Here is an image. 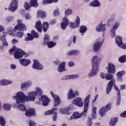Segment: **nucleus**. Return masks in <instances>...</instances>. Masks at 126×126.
Returning a JSON list of instances; mask_svg holds the SVG:
<instances>
[{"mask_svg": "<svg viewBox=\"0 0 126 126\" xmlns=\"http://www.w3.org/2000/svg\"><path fill=\"white\" fill-rule=\"evenodd\" d=\"M27 95H25L23 92H19L17 93L16 96H14L13 97L16 99L17 104H20L25 103V101L34 102L37 97L36 94L33 91L29 92Z\"/></svg>", "mask_w": 126, "mask_h": 126, "instance_id": "nucleus-1", "label": "nucleus"}, {"mask_svg": "<svg viewBox=\"0 0 126 126\" xmlns=\"http://www.w3.org/2000/svg\"><path fill=\"white\" fill-rule=\"evenodd\" d=\"M90 97H91V95L89 94L84 100V111H83L81 113H79L78 112L73 113V115L70 117V120H71V121L72 120H77V119H80V118H81V117L83 116L86 117V115H87V112H88V108H89Z\"/></svg>", "mask_w": 126, "mask_h": 126, "instance_id": "nucleus-2", "label": "nucleus"}, {"mask_svg": "<svg viewBox=\"0 0 126 126\" xmlns=\"http://www.w3.org/2000/svg\"><path fill=\"white\" fill-rule=\"evenodd\" d=\"M9 53L10 55H12L14 53V58L17 59H21V58H23V56H25V55H26L23 50L17 48V47L15 46L9 50Z\"/></svg>", "mask_w": 126, "mask_h": 126, "instance_id": "nucleus-3", "label": "nucleus"}, {"mask_svg": "<svg viewBox=\"0 0 126 126\" xmlns=\"http://www.w3.org/2000/svg\"><path fill=\"white\" fill-rule=\"evenodd\" d=\"M114 78V76L112 74L107 73L105 75V79L106 80H110V81L107 84L106 87V94H109L112 90L113 84H115L116 81Z\"/></svg>", "mask_w": 126, "mask_h": 126, "instance_id": "nucleus-4", "label": "nucleus"}, {"mask_svg": "<svg viewBox=\"0 0 126 126\" xmlns=\"http://www.w3.org/2000/svg\"><path fill=\"white\" fill-rule=\"evenodd\" d=\"M104 42V39H98V41L95 42L93 46V51L95 53H98L99 51H101V48L103 46V43Z\"/></svg>", "mask_w": 126, "mask_h": 126, "instance_id": "nucleus-5", "label": "nucleus"}, {"mask_svg": "<svg viewBox=\"0 0 126 126\" xmlns=\"http://www.w3.org/2000/svg\"><path fill=\"white\" fill-rule=\"evenodd\" d=\"M43 106H48L50 103V99L46 96V95H42L40 98H39V101H36L35 103L37 105H41L42 104Z\"/></svg>", "mask_w": 126, "mask_h": 126, "instance_id": "nucleus-6", "label": "nucleus"}, {"mask_svg": "<svg viewBox=\"0 0 126 126\" xmlns=\"http://www.w3.org/2000/svg\"><path fill=\"white\" fill-rule=\"evenodd\" d=\"M18 7V0H12L10 5L8 7V10L12 12H14L17 10Z\"/></svg>", "mask_w": 126, "mask_h": 126, "instance_id": "nucleus-7", "label": "nucleus"}, {"mask_svg": "<svg viewBox=\"0 0 126 126\" xmlns=\"http://www.w3.org/2000/svg\"><path fill=\"white\" fill-rule=\"evenodd\" d=\"M92 66H96L99 67L100 66V63L101 62V58L97 56H94L92 59Z\"/></svg>", "mask_w": 126, "mask_h": 126, "instance_id": "nucleus-8", "label": "nucleus"}, {"mask_svg": "<svg viewBox=\"0 0 126 126\" xmlns=\"http://www.w3.org/2000/svg\"><path fill=\"white\" fill-rule=\"evenodd\" d=\"M79 96V92L78 91H75L73 92V90L72 89H70L67 94V98L71 99L75 97Z\"/></svg>", "mask_w": 126, "mask_h": 126, "instance_id": "nucleus-9", "label": "nucleus"}, {"mask_svg": "<svg viewBox=\"0 0 126 126\" xmlns=\"http://www.w3.org/2000/svg\"><path fill=\"white\" fill-rule=\"evenodd\" d=\"M50 41V36L48 35H45L44 39V44H46L48 45V48H53L55 47L57 43H54L53 41Z\"/></svg>", "mask_w": 126, "mask_h": 126, "instance_id": "nucleus-10", "label": "nucleus"}, {"mask_svg": "<svg viewBox=\"0 0 126 126\" xmlns=\"http://www.w3.org/2000/svg\"><path fill=\"white\" fill-rule=\"evenodd\" d=\"M16 30L26 31V27L22 23V20H18V25L15 27V31H16Z\"/></svg>", "mask_w": 126, "mask_h": 126, "instance_id": "nucleus-11", "label": "nucleus"}, {"mask_svg": "<svg viewBox=\"0 0 126 126\" xmlns=\"http://www.w3.org/2000/svg\"><path fill=\"white\" fill-rule=\"evenodd\" d=\"M116 43L117 46H118V47L121 48V49H124V50H126V43H125L126 45L124 44V42H123V39L122 38V37L119 36H116Z\"/></svg>", "mask_w": 126, "mask_h": 126, "instance_id": "nucleus-12", "label": "nucleus"}, {"mask_svg": "<svg viewBox=\"0 0 126 126\" xmlns=\"http://www.w3.org/2000/svg\"><path fill=\"white\" fill-rule=\"evenodd\" d=\"M72 103L77 107H83V101H82V98H81V97H78L75 98L72 100Z\"/></svg>", "mask_w": 126, "mask_h": 126, "instance_id": "nucleus-13", "label": "nucleus"}, {"mask_svg": "<svg viewBox=\"0 0 126 126\" xmlns=\"http://www.w3.org/2000/svg\"><path fill=\"white\" fill-rule=\"evenodd\" d=\"M119 26H120V23L119 22H116L110 31V36L111 38H114V37L116 36V31L118 29Z\"/></svg>", "mask_w": 126, "mask_h": 126, "instance_id": "nucleus-14", "label": "nucleus"}, {"mask_svg": "<svg viewBox=\"0 0 126 126\" xmlns=\"http://www.w3.org/2000/svg\"><path fill=\"white\" fill-rule=\"evenodd\" d=\"M69 25L70 28L74 29L75 28H78L80 25V18L79 16H77L74 23L70 22L69 23Z\"/></svg>", "mask_w": 126, "mask_h": 126, "instance_id": "nucleus-15", "label": "nucleus"}, {"mask_svg": "<svg viewBox=\"0 0 126 126\" xmlns=\"http://www.w3.org/2000/svg\"><path fill=\"white\" fill-rule=\"evenodd\" d=\"M50 94L54 100V107H58L61 104L60 96L57 94H54L53 92H50Z\"/></svg>", "mask_w": 126, "mask_h": 126, "instance_id": "nucleus-16", "label": "nucleus"}, {"mask_svg": "<svg viewBox=\"0 0 126 126\" xmlns=\"http://www.w3.org/2000/svg\"><path fill=\"white\" fill-rule=\"evenodd\" d=\"M32 66V68L38 69V70H42L44 68V66L40 63L37 60H33V64Z\"/></svg>", "mask_w": 126, "mask_h": 126, "instance_id": "nucleus-17", "label": "nucleus"}, {"mask_svg": "<svg viewBox=\"0 0 126 126\" xmlns=\"http://www.w3.org/2000/svg\"><path fill=\"white\" fill-rule=\"evenodd\" d=\"M79 75L73 74V75H68L66 76H63L62 77L61 80H70V79H75V78H78Z\"/></svg>", "mask_w": 126, "mask_h": 126, "instance_id": "nucleus-18", "label": "nucleus"}, {"mask_svg": "<svg viewBox=\"0 0 126 126\" xmlns=\"http://www.w3.org/2000/svg\"><path fill=\"white\" fill-rule=\"evenodd\" d=\"M99 70V67H96L95 66H92V68L91 70V72L89 73V77H93L95 75H97V72Z\"/></svg>", "mask_w": 126, "mask_h": 126, "instance_id": "nucleus-19", "label": "nucleus"}, {"mask_svg": "<svg viewBox=\"0 0 126 126\" xmlns=\"http://www.w3.org/2000/svg\"><path fill=\"white\" fill-rule=\"evenodd\" d=\"M114 89L116 91H117V100L116 101V105L119 106L120 104H121V91H120V89L117 87L115 84H114Z\"/></svg>", "mask_w": 126, "mask_h": 126, "instance_id": "nucleus-20", "label": "nucleus"}, {"mask_svg": "<svg viewBox=\"0 0 126 126\" xmlns=\"http://www.w3.org/2000/svg\"><path fill=\"white\" fill-rule=\"evenodd\" d=\"M106 69L108 73H115L116 71V68L115 67V65L112 63H108V67H106Z\"/></svg>", "mask_w": 126, "mask_h": 126, "instance_id": "nucleus-21", "label": "nucleus"}, {"mask_svg": "<svg viewBox=\"0 0 126 126\" xmlns=\"http://www.w3.org/2000/svg\"><path fill=\"white\" fill-rule=\"evenodd\" d=\"M19 61L23 66H28V65L31 63V61L29 59H21Z\"/></svg>", "mask_w": 126, "mask_h": 126, "instance_id": "nucleus-22", "label": "nucleus"}, {"mask_svg": "<svg viewBox=\"0 0 126 126\" xmlns=\"http://www.w3.org/2000/svg\"><path fill=\"white\" fill-rule=\"evenodd\" d=\"M96 30L97 32H104L106 31V24H103L102 23H99L96 27Z\"/></svg>", "mask_w": 126, "mask_h": 126, "instance_id": "nucleus-23", "label": "nucleus"}, {"mask_svg": "<svg viewBox=\"0 0 126 126\" xmlns=\"http://www.w3.org/2000/svg\"><path fill=\"white\" fill-rule=\"evenodd\" d=\"M69 22L68 19L66 17H65L63 18V22L61 23V28L63 30H65V28L67 27Z\"/></svg>", "mask_w": 126, "mask_h": 126, "instance_id": "nucleus-24", "label": "nucleus"}, {"mask_svg": "<svg viewBox=\"0 0 126 126\" xmlns=\"http://www.w3.org/2000/svg\"><path fill=\"white\" fill-rule=\"evenodd\" d=\"M32 85V82L28 81L25 83H22L21 84V89H26V88H29L30 86Z\"/></svg>", "mask_w": 126, "mask_h": 126, "instance_id": "nucleus-25", "label": "nucleus"}, {"mask_svg": "<svg viewBox=\"0 0 126 126\" xmlns=\"http://www.w3.org/2000/svg\"><path fill=\"white\" fill-rule=\"evenodd\" d=\"M58 71L59 72H63L65 70V62H63L59 64L58 68Z\"/></svg>", "mask_w": 126, "mask_h": 126, "instance_id": "nucleus-26", "label": "nucleus"}, {"mask_svg": "<svg viewBox=\"0 0 126 126\" xmlns=\"http://www.w3.org/2000/svg\"><path fill=\"white\" fill-rule=\"evenodd\" d=\"M2 109L6 112H9L11 110V104L9 103H4L2 105Z\"/></svg>", "mask_w": 126, "mask_h": 126, "instance_id": "nucleus-27", "label": "nucleus"}, {"mask_svg": "<svg viewBox=\"0 0 126 126\" xmlns=\"http://www.w3.org/2000/svg\"><path fill=\"white\" fill-rule=\"evenodd\" d=\"M100 5V2L98 0H94L93 2L90 3V6L93 7H99Z\"/></svg>", "mask_w": 126, "mask_h": 126, "instance_id": "nucleus-28", "label": "nucleus"}, {"mask_svg": "<svg viewBox=\"0 0 126 126\" xmlns=\"http://www.w3.org/2000/svg\"><path fill=\"white\" fill-rule=\"evenodd\" d=\"M35 27L39 33L42 32V23H41V21H38L36 22Z\"/></svg>", "mask_w": 126, "mask_h": 126, "instance_id": "nucleus-29", "label": "nucleus"}, {"mask_svg": "<svg viewBox=\"0 0 126 126\" xmlns=\"http://www.w3.org/2000/svg\"><path fill=\"white\" fill-rule=\"evenodd\" d=\"M34 93H35V94L38 96V95H42L44 93L43 92V90L41 89V88L39 87H36L35 88V91H33Z\"/></svg>", "mask_w": 126, "mask_h": 126, "instance_id": "nucleus-30", "label": "nucleus"}, {"mask_svg": "<svg viewBox=\"0 0 126 126\" xmlns=\"http://www.w3.org/2000/svg\"><path fill=\"white\" fill-rule=\"evenodd\" d=\"M13 82L11 81L3 79L0 81V85L2 86H4L5 85H8V84H12Z\"/></svg>", "mask_w": 126, "mask_h": 126, "instance_id": "nucleus-31", "label": "nucleus"}, {"mask_svg": "<svg viewBox=\"0 0 126 126\" xmlns=\"http://www.w3.org/2000/svg\"><path fill=\"white\" fill-rule=\"evenodd\" d=\"M34 114H35V110H34L33 109H30L25 113L26 116L29 117H31L32 116H33Z\"/></svg>", "mask_w": 126, "mask_h": 126, "instance_id": "nucleus-32", "label": "nucleus"}, {"mask_svg": "<svg viewBox=\"0 0 126 126\" xmlns=\"http://www.w3.org/2000/svg\"><path fill=\"white\" fill-rule=\"evenodd\" d=\"M46 17V12L41 10H39L37 11V17H41L44 18Z\"/></svg>", "mask_w": 126, "mask_h": 126, "instance_id": "nucleus-33", "label": "nucleus"}, {"mask_svg": "<svg viewBox=\"0 0 126 126\" xmlns=\"http://www.w3.org/2000/svg\"><path fill=\"white\" fill-rule=\"evenodd\" d=\"M124 74H126V72L125 71H121L118 72L117 74L118 79L121 81L123 80L122 76H123V75H124Z\"/></svg>", "mask_w": 126, "mask_h": 126, "instance_id": "nucleus-34", "label": "nucleus"}, {"mask_svg": "<svg viewBox=\"0 0 126 126\" xmlns=\"http://www.w3.org/2000/svg\"><path fill=\"white\" fill-rule=\"evenodd\" d=\"M107 112L108 111L105 109V107H102L99 111V114L101 117H104L106 115Z\"/></svg>", "mask_w": 126, "mask_h": 126, "instance_id": "nucleus-35", "label": "nucleus"}, {"mask_svg": "<svg viewBox=\"0 0 126 126\" xmlns=\"http://www.w3.org/2000/svg\"><path fill=\"white\" fill-rule=\"evenodd\" d=\"M59 113L62 115H63L64 114H66V115H69V113H68V110H67L66 108H60L59 109Z\"/></svg>", "mask_w": 126, "mask_h": 126, "instance_id": "nucleus-36", "label": "nucleus"}, {"mask_svg": "<svg viewBox=\"0 0 126 126\" xmlns=\"http://www.w3.org/2000/svg\"><path fill=\"white\" fill-rule=\"evenodd\" d=\"M59 0H43L42 3L43 4H47V3L51 4L52 2H58Z\"/></svg>", "mask_w": 126, "mask_h": 126, "instance_id": "nucleus-37", "label": "nucleus"}, {"mask_svg": "<svg viewBox=\"0 0 126 126\" xmlns=\"http://www.w3.org/2000/svg\"><path fill=\"white\" fill-rule=\"evenodd\" d=\"M7 34H9V35H12L13 34V29L11 28L10 30L8 31V32H3V36L5 37L6 36H7Z\"/></svg>", "mask_w": 126, "mask_h": 126, "instance_id": "nucleus-38", "label": "nucleus"}, {"mask_svg": "<svg viewBox=\"0 0 126 126\" xmlns=\"http://www.w3.org/2000/svg\"><path fill=\"white\" fill-rule=\"evenodd\" d=\"M118 122V118H112L109 123V125L111 126H114L117 124Z\"/></svg>", "mask_w": 126, "mask_h": 126, "instance_id": "nucleus-39", "label": "nucleus"}, {"mask_svg": "<svg viewBox=\"0 0 126 126\" xmlns=\"http://www.w3.org/2000/svg\"><path fill=\"white\" fill-rule=\"evenodd\" d=\"M43 32H46V31H48V28H49V23L45 22L43 24Z\"/></svg>", "mask_w": 126, "mask_h": 126, "instance_id": "nucleus-40", "label": "nucleus"}, {"mask_svg": "<svg viewBox=\"0 0 126 126\" xmlns=\"http://www.w3.org/2000/svg\"><path fill=\"white\" fill-rule=\"evenodd\" d=\"M30 4L31 6L37 7V6H38V2H37V0H31Z\"/></svg>", "mask_w": 126, "mask_h": 126, "instance_id": "nucleus-41", "label": "nucleus"}, {"mask_svg": "<svg viewBox=\"0 0 126 126\" xmlns=\"http://www.w3.org/2000/svg\"><path fill=\"white\" fill-rule=\"evenodd\" d=\"M79 30L80 33H85L87 31V28L85 26H81Z\"/></svg>", "mask_w": 126, "mask_h": 126, "instance_id": "nucleus-42", "label": "nucleus"}, {"mask_svg": "<svg viewBox=\"0 0 126 126\" xmlns=\"http://www.w3.org/2000/svg\"><path fill=\"white\" fill-rule=\"evenodd\" d=\"M96 110L97 108L96 107H94L93 109L91 116L93 119H95V118H96L97 116V114L96 113Z\"/></svg>", "mask_w": 126, "mask_h": 126, "instance_id": "nucleus-43", "label": "nucleus"}, {"mask_svg": "<svg viewBox=\"0 0 126 126\" xmlns=\"http://www.w3.org/2000/svg\"><path fill=\"white\" fill-rule=\"evenodd\" d=\"M0 126H5V120H4V118L2 116H0Z\"/></svg>", "mask_w": 126, "mask_h": 126, "instance_id": "nucleus-44", "label": "nucleus"}, {"mask_svg": "<svg viewBox=\"0 0 126 126\" xmlns=\"http://www.w3.org/2000/svg\"><path fill=\"white\" fill-rule=\"evenodd\" d=\"M72 14V10L71 9H67L65 11V15L66 16H68V15H70Z\"/></svg>", "mask_w": 126, "mask_h": 126, "instance_id": "nucleus-45", "label": "nucleus"}, {"mask_svg": "<svg viewBox=\"0 0 126 126\" xmlns=\"http://www.w3.org/2000/svg\"><path fill=\"white\" fill-rule=\"evenodd\" d=\"M33 37L32 36V35L30 33H28V37H26L25 39L26 41H32L33 40Z\"/></svg>", "mask_w": 126, "mask_h": 126, "instance_id": "nucleus-46", "label": "nucleus"}, {"mask_svg": "<svg viewBox=\"0 0 126 126\" xmlns=\"http://www.w3.org/2000/svg\"><path fill=\"white\" fill-rule=\"evenodd\" d=\"M119 62L120 63H126V56L124 55L119 58Z\"/></svg>", "mask_w": 126, "mask_h": 126, "instance_id": "nucleus-47", "label": "nucleus"}, {"mask_svg": "<svg viewBox=\"0 0 126 126\" xmlns=\"http://www.w3.org/2000/svg\"><path fill=\"white\" fill-rule=\"evenodd\" d=\"M18 108L20 111H26V107H25V105L24 104H20L18 106Z\"/></svg>", "mask_w": 126, "mask_h": 126, "instance_id": "nucleus-48", "label": "nucleus"}, {"mask_svg": "<svg viewBox=\"0 0 126 126\" xmlns=\"http://www.w3.org/2000/svg\"><path fill=\"white\" fill-rule=\"evenodd\" d=\"M32 35L33 36L34 38H38L39 37V33L36 32L35 31H32Z\"/></svg>", "mask_w": 126, "mask_h": 126, "instance_id": "nucleus-49", "label": "nucleus"}, {"mask_svg": "<svg viewBox=\"0 0 126 126\" xmlns=\"http://www.w3.org/2000/svg\"><path fill=\"white\" fill-rule=\"evenodd\" d=\"M55 113H56V112H55V111H53L52 109L51 110H48V111H46V112H45V114H46V116H50V115H53V114H55Z\"/></svg>", "mask_w": 126, "mask_h": 126, "instance_id": "nucleus-50", "label": "nucleus"}, {"mask_svg": "<svg viewBox=\"0 0 126 126\" xmlns=\"http://www.w3.org/2000/svg\"><path fill=\"white\" fill-rule=\"evenodd\" d=\"M5 19L6 22H11V21H12V20H13V17L8 16V17L6 18Z\"/></svg>", "mask_w": 126, "mask_h": 126, "instance_id": "nucleus-51", "label": "nucleus"}, {"mask_svg": "<svg viewBox=\"0 0 126 126\" xmlns=\"http://www.w3.org/2000/svg\"><path fill=\"white\" fill-rule=\"evenodd\" d=\"M23 35H24V33L22 32H19L17 33V36L18 38H22V37H23Z\"/></svg>", "mask_w": 126, "mask_h": 126, "instance_id": "nucleus-52", "label": "nucleus"}, {"mask_svg": "<svg viewBox=\"0 0 126 126\" xmlns=\"http://www.w3.org/2000/svg\"><path fill=\"white\" fill-rule=\"evenodd\" d=\"M111 103H109L104 107V109L108 112V111L111 110Z\"/></svg>", "mask_w": 126, "mask_h": 126, "instance_id": "nucleus-53", "label": "nucleus"}, {"mask_svg": "<svg viewBox=\"0 0 126 126\" xmlns=\"http://www.w3.org/2000/svg\"><path fill=\"white\" fill-rule=\"evenodd\" d=\"M25 8L26 9H29L30 8V4L28 3L27 2H25L24 5Z\"/></svg>", "mask_w": 126, "mask_h": 126, "instance_id": "nucleus-54", "label": "nucleus"}, {"mask_svg": "<svg viewBox=\"0 0 126 126\" xmlns=\"http://www.w3.org/2000/svg\"><path fill=\"white\" fill-rule=\"evenodd\" d=\"M58 114L57 112H55V114L53 115V120L54 122H55V121H57V119H58Z\"/></svg>", "mask_w": 126, "mask_h": 126, "instance_id": "nucleus-55", "label": "nucleus"}, {"mask_svg": "<svg viewBox=\"0 0 126 126\" xmlns=\"http://www.w3.org/2000/svg\"><path fill=\"white\" fill-rule=\"evenodd\" d=\"M29 126H36V123L32 120L30 121Z\"/></svg>", "mask_w": 126, "mask_h": 126, "instance_id": "nucleus-56", "label": "nucleus"}, {"mask_svg": "<svg viewBox=\"0 0 126 126\" xmlns=\"http://www.w3.org/2000/svg\"><path fill=\"white\" fill-rule=\"evenodd\" d=\"M56 23H57V20H56V19L51 20L49 22L50 24H51V25L56 24Z\"/></svg>", "mask_w": 126, "mask_h": 126, "instance_id": "nucleus-57", "label": "nucleus"}, {"mask_svg": "<svg viewBox=\"0 0 126 126\" xmlns=\"http://www.w3.org/2000/svg\"><path fill=\"white\" fill-rule=\"evenodd\" d=\"M78 55H79V51L74 50L73 56H78Z\"/></svg>", "mask_w": 126, "mask_h": 126, "instance_id": "nucleus-58", "label": "nucleus"}, {"mask_svg": "<svg viewBox=\"0 0 126 126\" xmlns=\"http://www.w3.org/2000/svg\"><path fill=\"white\" fill-rule=\"evenodd\" d=\"M6 40L5 39V37L3 35L1 36V35L0 33V41H1L2 42H3V41H5Z\"/></svg>", "mask_w": 126, "mask_h": 126, "instance_id": "nucleus-59", "label": "nucleus"}, {"mask_svg": "<svg viewBox=\"0 0 126 126\" xmlns=\"http://www.w3.org/2000/svg\"><path fill=\"white\" fill-rule=\"evenodd\" d=\"M92 118H89V120L88 121V126H90L91 124H92Z\"/></svg>", "mask_w": 126, "mask_h": 126, "instance_id": "nucleus-60", "label": "nucleus"}, {"mask_svg": "<svg viewBox=\"0 0 126 126\" xmlns=\"http://www.w3.org/2000/svg\"><path fill=\"white\" fill-rule=\"evenodd\" d=\"M26 19H31V16L29 13L25 14Z\"/></svg>", "mask_w": 126, "mask_h": 126, "instance_id": "nucleus-61", "label": "nucleus"}, {"mask_svg": "<svg viewBox=\"0 0 126 126\" xmlns=\"http://www.w3.org/2000/svg\"><path fill=\"white\" fill-rule=\"evenodd\" d=\"M73 52H74V50L70 51L69 52L67 53V55L68 56H73Z\"/></svg>", "mask_w": 126, "mask_h": 126, "instance_id": "nucleus-62", "label": "nucleus"}, {"mask_svg": "<svg viewBox=\"0 0 126 126\" xmlns=\"http://www.w3.org/2000/svg\"><path fill=\"white\" fill-rule=\"evenodd\" d=\"M74 64H75L74 63H73V62L72 61H70L68 63V65H69V66H73Z\"/></svg>", "mask_w": 126, "mask_h": 126, "instance_id": "nucleus-63", "label": "nucleus"}, {"mask_svg": "<svg viewBox=\"0 0 126 126\" xmlns=\"http://www.w3.org/2000/svg\"><path fill=\"white\" fill-rule=\"evenodd\" d=\"M12 44H16V43H18V40L13 39L12 40Z\"/></svg>", "mask_w": 126, "mask_h": 126, "instance_id": "nucleus-64", "label": "nucleus"}]
</instances>
